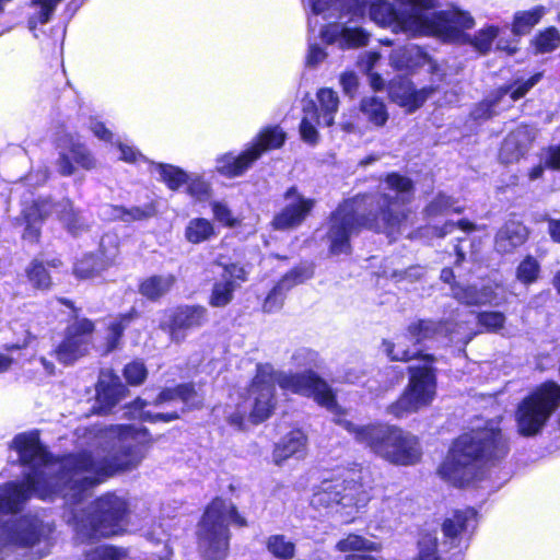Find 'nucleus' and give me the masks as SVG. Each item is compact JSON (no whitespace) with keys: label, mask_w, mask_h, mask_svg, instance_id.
Returning a JSON list of instances; mask_svg holds the SVG:
<instances>
[{"label":"nucleus","mask_w":560,"mask_h":560,"mask_svg":"<svg viewBox=\"0 0 560 560\" xmlns=\"http://www.w3.org/2000/svg\"><path fill=\"white\" fill-rule=\"evenodd\" d=\"M188 192L197 200H203L209 195V185L199 177L188 176Z\"/></svg>","instance_id":"55"},{"label":"nucleus","mask_w":560,"mask_h":560,"mask_svg":"<svg viewBox=\"0 0 560 560\" xmlns=\"http://www.w3.org/2000/svg\"><path fill=\"white\" fill-rule=\"evenodd\" d=\"M546 13L547 9L544 5H537L527 11L516 12L512 24V33L515 36L528 34Z\"/></svg>","instance_id":"35"},{"label":"nucleus","mask_w":560,"mask_h":560,"mask_svg":"<svg viewBox=\"0 0 560 560\" xmlns=\"http://www.w3.org/2000/svg\"><path fill=\"white\" fill-rule=\"evenodd\" d=\"M390 63L398 70H411L428 63L432 71H435V65L428 54L413 44L395 49L390 55Z\"/></svg>","instance_id":"30"},{"label":"nucleus","mask_w":560,"mask_h":560,"mask_svg":"<svg viewBox=\"0 0 560 560\" xmlns=\"http://www.w3.org/2000/svg\"><path fill=\"white\" fill-rule=\"evenodd\" d=\"M284 205L273 217L275 230H291L300 226L312 212L315 200L300 194L296 187H290L283 195Z\"/></svg>","instance_id":"17"},{"label":"nucleus","mask_w":560,"mask_h":560,"mask_svg":"<svg viewBox=\"0 0 560 560\" xmlns=\"http://www.w3.org/2000/svg\"><path fill=\"white\" fill-rule=\"evenodd\" d=\"M132 318H133L132 314H126V315H121L117 318H114L108 324L105 352H110L118 347L120 338H121L126 327L132 320Z\"/></svg>","instance_id":"45"},{"label":"nucleus","mask_w":560,"mask_h":560,"mask_svg":"<svg viewBox=\"0 0 560 560\" xmlns=\"http://www.w3.org/2000/svg\"><path fill=\"white\" fill-rule=\"evenodd\" d=\"M371 500L363 482L362 469H348L324 478L314 487L311 505L320 512L338 515L350 523Z\"/></svg>","instance_id":"6"},{"label":"nucleus","mask_w":560,"mask_h":560,"mask_svg":"<svg viewBox=\"0 0 560 560\" xmlns=\"http://www.w3.org/2000/svg\"><path fill=\"white\" fill-rule=\"evenodd\" d=\"M85 450L60 462L50 460L36 431L18 434L11 447L20 464L28 469L21 482L0 486V514H15L32 497L43 500L60 494L65 500L63 517L82 541L118 535L126 526L127 501L114 493L96 500L86 513L80 508L93 488L117 471L136 469L147 457L153 439L139 425H94L80 436ZM52 532L38 515L2 520L0 515V549L12 544L31 547Z\"/></svg>","instance_id":"1"},{"label":"nucleus","mask_w":560,"mask_h":560,"mask_svg":"<svg viewBox=\"0 0 560 560\" xmlns=\"http://www.w3.org/2000/svg\"><path fill=\"white\" fill-rule=\"evenodd\" d=\"M419 363L409 368V385L399 399L388 407V412L397 418L429 406L436 394V377L432 370L433 358L424 355Z\"/></svg>","instance_id":"12"},{"label":"nucleus","mask_w":560,"mask_h":560,"mask_svg":"<svg viewBox=\"0 0 560 560\" xmlns=\"http://www.w3.org/2000/svg\"><path fill=\"white\" fill-rule=\"evenodd\" d=\"M115 255H106L103 250L97 254H86L74 265V275L80 279H93L101 276L114 264Z\"/></svg>","instance_id":"31"},{"label":"nucleus","mask_w":560,"mask_h":560,"mask_svg":"<svg viewBox=\"0 0 560 560\" xmlns=\"http://www.w3.org/2000/svg\"><path fill=\"white\" fill-rule=\"evenodd\" d=\"M51 212H55L67 230L72 234H78L85 228V221L82 215L74 211L72 202L63 199L58 203H52L48 199L34 202L31 207L25 208L22 212L23 220L26 224L23 237L31 242L37 241L39 236V228L37 222Z\"/></svg>","instance_id":"13"},{"label":"nucleus","mask_w":560,"mask_h":560,"mask_svg":"<svg viewBox=\"0 0 560 560\" xmlns=\"http://www.w3.org/2000/svg\"><path fill=\"white\" fill-rule=\"evenodd\" d=\"M536 52L546 54L557 49L560 45V33L555 27L540 32L533 40Z\"/></svg>","instance_id":"48"},{"label":"nucleus","mask_w":560,"mask_h":560,"mask_svg":"<svg viewBox=\"0 0 560 560\" xmlns=\"http://www.w3.org/2000/svg\"><path fill=\"white\" fill-rule=\"evenodd\" d=\"M292 362L296 368L306 369L302 373L276 372L270 364H259L250 388L248 398L237 410L228 417V421L241 429L247 413L252 408L249 417L254 423H259L271 415L275 400V385L293 394L313 397L314 400L332 412L336 418L340 417L339 407L330 386L322 380L313 368L319 365V355L308 348H300L292 354Z\"/></svg>","instance_id":"3"},{"label":"nucleus","mask_w":560,"mask_h":560,"mask_svg":"<svg viewBox=\"0 0 560 560\" xmlns=\"http://www.w3.org/2000/svg\"><path fill=\"white\" fill-rule=\"evenodd\" d=\"M207 322V310L200 305H183L172 310L168 319L161 324L167 329L171 339L180 342L186 337V331L198 328Z\"/></svg>","instance_id":"19"},{"label":"nucleus","mask_w":560,"mask_h":560,"mask_svg":"<svg viewBox=\"0 0 560 560\" xmlns=\"http://www.w3.org/2000/svg\"><path fill=\"white\" fill-rule=\"evenodd\" d=\"M455 326L451 328L448 323L418 320L409 325L406 334L397 336L395 342L384 341V351L393 361H410L422 353L419 345L433 337H450L451 341L468 343L475 334L465 332L462 324Z\"/></svg>","instance_id":"8"},{"label":"nucleus","mask_w":560,"mask_h":560,"mask_svg":"<svg viewBox=\"0 0 560 560\" xmlns=\"http://www.w3.org/2000/svg\"><path fill=\"white\" fill-rule=\"evenodd\" d=\"M384 189L388 192L346 200L331 213L327 232L331 254H348L350 237L361 228L385 233L389 237L400 233L406 219L402 206L411 198L412 182L392 173L385 179Z\"/></svg>","instance_id":"2"},{"label":"nucleus","mask_w":560,"mask_h":560,"mask_svg":"<svg viewBox=\"0 0 560 560\" xmlns=\"http://www.w3.org/2000/svg\"><path fill=\"white\" fill-rule=\"evenodd\" d=\"M222 272L214 281L209 298V304L213 307H224L231 303L236 289L246 282L249 269L246 265L238 262L220 264Z\"/></svg>","instance_id":"18"},{"label":"nucleus","mask_w":560,"mask_h":560,"mask_svg":"<svg viewBox=\"0 0 560 560\" xmlns=\"http://www.w3.org/2000/svg\"><path fill=\"white\" fill-rule=\"evenodd\" d=\"M26 277L31 284L40 290H46L51 284L50 276L42 261L34 259L25 269Z\"/></svg>","instance_id":"47"},{"label":"nucleus","mask_w":560,"mask_h":560,"mask_svg":"<svg viewBox=\"0 0 560 560\" xmlns=\"http://www.w3.org/2000/svg\"><path fill=\"white\" fill-rule=\"evenodd\" d=\"M537 130L530 126L521 125L511 131L504 139L499 158L504 164L520 161L536 139Z\"/></svg>","instance_id":"24"},{"label":"nucleus","mask_w":560,"mask_h":560,"mask_svg":"<svg viewBox=\"0 0 560 560\" xmlns=\"http://www.w3.org/2000/svg\"><path fill=\"white\" fill-rule=\"evenodd\" d=\"M378 59H380V54H377V52H365L361 57V59L359 61V65H360L361 69H363L366 73L372 75L371 71L373 70V68L376 65V62L378 61Z\"/></svg>","instance_id":"62"},{"label":"nucleus","mask_w":560,"mask_h":560,"mask_svg":"<svg viewBox=\"0 0 560 560\" xmlns=\"http://www.w3.org/2000/svg\"><path fill=\"white\" fill-rule=\"evenodd\" d=\"M176 283L172 273L152 275L144 278L139 284V293L150 301H158L166 295Z\"/></svg>","instance_id":"32"},{"label":"nucleus","mask_w":560,"mask_h":560,"mask_svg":"<svg viewBox=\"0 0 560 560\" xmlns=\"http://www.w3.org/2000/svg\"><path fill=\"white\" fill-rule=\"evenodd\" d=\"M540 275L539 261L528 255L526 256L516 268V279L524 285H529L536 282Z\"/></svg>","instance_id":"46"},{"label":"nucleus","mask_w":560,"mask_h":560,"mask_svg":"<svg viewBox=\"0 0 560 560\" xmlns=\"http://www.w3.org/2000/svg\"><path fill=\"white\" fill-rule=\"evenodd\" d=\"M307 439L300 430L288 433L276 444L272 458L276 465H282L289 458L301 459L306 455Z\"/></svg>","instance_id":"26"},{"label":"nucleus","mask_w":560,"mask_h":560,"mask_svg":"<svg viewBox=\"0 0 560 560\" xmlns=\"http://www.w3.org/2000/svg\"><path fill=\"white\" fill-rule=\"evenodd\" d=\"M152 172L159 174L160 179L164 182L172 190L178 189L188 182V175L180 168L162 163H151Z\"/></svg>","instance_id":"37"},{"label":"nucleus","mask_w":560,"mask_h":560,"mask_svg":"<svg viewBox=\"0 0 560 560\" xmlns=\"http://www.w3.org/2000/svg\"><path fill=\"white\" fill-rule=\"evenodd\" d=\"M336 549L340 552L348 551H377L380 544L365 539L355 534H349L336 544Z\"/></svg>","instance_id":"44"},{"label":"nucleus","mask_w":560,"mask_h":560,"mask_svg":"<svg viewBox=\"0 0 560 560\" xmlns=\"http://www.w3.org/2000/svg\"><path fill=\"white\" fill-rule=\"evenodd\" d=\"M320 37L326 44H336L342 49L366 46L370 34L358 26L331 23L320 30Z\"/></svg>","instance_id":"23"},{"label":"nucleus","mask_w":560,"mask_h":560,"mask_svg":"<svg viewBox=\"0 0 560 560\" xmlns=\"http://www.w3.org/2000/svg\"><path fill=\"white\" fill-rule=\"evenodd\" d=\"M527 238L526 228L517 221H508L495 234L494 247L498 253L511 254Z\"/></svg>","instance_id":"29"},{"label":"nucleus","mask_w":560,"mask_h":560,"mask_svg":"<svg viewBox=\"0 0 560 560\" xmlns=\"http://www.w3.org/2000/svg\"><path fill=\"white\" fill-rule=\"evenodd\" d=\"M266 549L279 560H291L295 556V544L284 535L276 534L266 539Z\"/></svg>","instance_id":"40"},{"label":"nucleus","mask_w":560,"mask_h":560,"mask_svg":"<svg viewBox=\"0 0 560 560\" xmlns=\"http://www.w3.org/2000/svg\"><path fill=\"white\" fill-rule=\"evenodd\" d=\"M285 141L284 131L278 127H267L262 129L256 138L255 143L235 156L231 153L217 160V170L220 174L228 177L242 175L265 151L280 148Z\"/></svg>","instance_id":"14"},{"label":"nucleus","mask_w":560,"mask_h":560,"mask_svg":"<svg viewBox=\"0 0 560 560\" xmlns=\"http://www.w3.org/2000/svg\"><path fill=\"white\" fill-rule=\"evenodd\" d=\"M477 319L488 331H494L503 326L505 317L500 312H483L477 315Z\"/></svg>","instance_id":"52"},{"label":"nucleus","mask_w":560,"mask_h":560,"mask_svg":"<svg viewBox=\"0 0 560 560\" xmlns=\"http://www.w3.org/2000/svg\"><path fill=\"white\" fill-rule=\"evenodd\" d=\"M360 109L366 119L376 127H383L388 119L386 106L377 97H364L361 101Z\"/></svg>","instance_id":"41"},{"label":"nucleus","mask_w":560,"mask_h":560,"mask_svg":"<svg viewBox=\"0 0 560 560\" xmlns=\"http://www.w3.org/2000/svg\"><path fill=\"white\" fill-rule=\"evenodd\" d=\"M148 374L144 363L133 361L125 366L124 375L130 385H140L143 383Z\"/></svg>","instance_id":"51"},{"label":"nucleus","mask_w":560,"mask_h":560,"mask_svg":"<svg viewBox=\"0 0 560 560\" xmlns=\"http://www.w3.org/2000/svg\"><path fill=\"white\" fill-rule=\"evenodd\" d=\"M476 525L477 512L471 508H467L455 511L451 517L446 518L442 525V530L444 536L451 539V545L453 546L456 539L470 533L475 529Z\"/></svg>","instance_id":"27"},{"label":"nucleus","mask_w":560,"mask_h":560,"mask_svg":"<svg viewBox=\"0 0 560 560\" xmlns=\"http://www.w3.org/2000/svg\"><path fill=\"white\" fill-rule=\"evenodd\" d=\"M93 331V322L75 316L67 327L62 341L54 351L58 362L70 365L84 357L89 351Z\"/></svg>","instance_id":"16"},{"label":"nucleus","mask_w":560,"mask_h":560,"mask_svg":"<svg viewBox=\"0 0 560 560\" xmlns=\"http://www.w3.org/2000/svg\"><path fill=\"white\" fill-rule=\"evenodd\" d=\"M548 233L553 242L560 243V219L548 221Z\"/></svg>","instance_id":"64"},{"label":"nucleus","mask_w":560,"mask_h":560,"mask_svg":"<svg viewBox=\"0 0 560 560\" xmlns=\"http://www.w3.org/2000/svg\"><path fill=\"white\" fill-rule=\"evenodd\" d=\"M541 79V73H536L528 80L518 83L515 88L499 89L493 95L481 102L472 112L475 119H487L498 113L497 107L504 102L502 109L523 97Z\"/></svg>","instance_id":"20"},{"label":"nucleus","mask_w":560,"mask_h":560,"mask_svg":"<svg viewBox=\"0 0 560 560\" xmlns=\"http://www.w3.org/2000/svg\"><path fill=\"white\" fill-rule=\"evenodd\" d=\"M56 150L55 165L61 176H71L78 168L90 171L96 166L93 153L77 135H61L57 139Z\"/></svg>","instance_id":"15"},{"label":"nucleus","mask_w":560,"mask_h":560,"mask_svg":"<svg viewBox=\"0 0 560 560\" xmlns=\"http://www.w3.org/2000/svg\"><path fill=\"white\" fill-rule=\"evenodd\" d=\"M462 211L463 207L444 194H439L425 208V214L429 219L448 215L450 213H460Z\"/></svg>","instance_id":"42"},{"label":"nucleus","mask_w":560,"mask_h":560,"mask_svg":"<svg viewBox=\"0 0 560 560\" xmlns=\"http://www.w3.org/2000/svg\"><path fill=\"white\" fill-rule=\"evenodd\" d=\"M540 160L544 162L545 166L553 170H560V144L550 145L542 150Z\"/></svg>","instance_id":"56"},{"label":"nucleus","mask_w":560,"mask_h":560,"mask_svg":"<svg viewBox=\"0 0 560 560\" xmlns=\"http://www.w3.org/2000/svg\"><path fill=\"white\" fill-rule=\"evenodd\" d=\"M304 115L300 124V133L303 141L316 144L319 138L316 127L320 125L318 109L310 102L303 109Z\"/></svg>","instance_id":"36"},{"label":"nucleus","mask_w":560,"mask_h":560,"mask_svg":"<svg viewBox=\"0 0 560 560\" xmlns=\"http://www.w3.org/2000/svg\"><path fill=\"white\" fill-rule=\"evenodd\" d=\"M200 404L197 392L191 384H182L161 392L153 402L138 398L129 406V416L148 422H171L182 412Z\"/></svg>","instance_id":"10"},{"label":"nucleus","mask_w":560,"mask_h":560,"mask_svg":"<svg viewBox=\"0 0 560 560\" xmlns=\"http://www.w3.org/2000/svg\"><path fill=\"white\" fill-rule=\"evenodd\" d=\"M351 0H310V5L314 18L308 19V27L312 32L318 25L317 15L323 14L325 19L334 16H342L349 12Z\"/></svg>","instance_id":"33"},{"label":"nucleus","mask_w":560,"mask_h":560,"mask_svg":"<svg viewBox=\"0 0 560 560\" xmlns=\"http://www.w3.org/2000/svg\"><path fill=\"white\" fill-rule=\"evenodd\" d=\"M509 452L506 440L493 427L460 435L439 468L441 477L457 487L482 480L485 464L503 458Z\"/></svg>","instance_id":"5"},{"label":"nucleus","mask_w":560,"mask_h":560,"mask_svg":"<svg viewBox=\"0 0 560 560\" xmlns=\"http://www.w3.org/2000/svg\"><path fill=\"white\" fill-rule=\"evenodd\" d=\"M118 147L121 152L120 159L126 162H137L138 160L143 159L142 154L132 147L122 143H119Z\"/></svg>","instance_id":"63"},{"label":"nucleus","mask_w":560,"mask_h":560,"mask_svg":"<svg viewBox=\"0 0 560 560\" xmlns=\"http://www.w3.org/2000/svg\"><path fill=\"white\" fill-rule=\"evenodd\" d=\"M340 84L342 86L343 92L352 96L355 93L359 85L357 74L352 71L342 73L340 75Z\"/></svg>","instance_id":"59"},{"label":"nucleus","mask_w":560,"mask_h":560,"mask_svg":"<svg viewBox=\"0 0 560 560\" xmlns=\"http://www.w3.org/2000/svg\"><path fill=\"white\" fill-rule=\"evenodd\" d=\"M126 387L120 378L109 371H103L96 386L97 412H108L125 395Z\"/></svg>","instance_id":"25"},{"label":"nucleus","mask_w":560,"mask_h":560,"mask_svg":"<svg viewBox=\"0 0 560 560\" xmlns=\"http://www.w3.org/2000/svg\"><path fill=\"white\" fill-rule=\"evenodd\" d=\"M124 557L122 549L101 545L88 551L83 560H121Z\"/></svg>","instance_id":"49"},{"label":"nucleus","mask_w":560,"mask_h":560,"mask_svg":"<svg viewBox=\"0 0 560 560\" xmlns=\"http://www.w3.org/2000/svg\"><path fill=\"white\" fill-rule=\"evenodd\" d=\"M212 206V211H213V215H214V219L222 223L223 225H226V226H233L235 225L236 223V220L235 218L233 217L231 210L229 209V207L223 203V202H219V201H214L211 203Z\"/></svg>","instance_id":"54"},{"label":"nucleus","mask_w":560,"mask_h":560,"mask_svg":"<svg viewBox=\"0 0 560 560\" xmlns=\"http://www.w3.org/2000/svg\"><path fill=\"white\" fill-rule=\"evenodd\" d=\"M156 214V207L154 202H147L143 206H112L110 217L114 220H119L125 223H131L136 221H145L153 218Z\"/></svg>","instance_id":"34"},{"label":"nucleus","mask_w":560,"mask_h":560,"mask_svg":"<svg viewBox=\"0 0 560 560\" xmlns=\"http://www.w3.org/2000/svg\"><path fill=\"white\" fill-rule=\"evenodd\" d=\"M229 522L238 526L246 525V521L231 502L221 499L213 500L206 510L199 526L200 545L210 560H221L228 553Z\"/></svg>","instance_id":"11"},{"label":"nucleus","mask_w":560,"mask_h":560,"mask_svg":"<svg viewBox=\"0 0 560 560\" xmlns=\"http://www.w3.org/2000/svg\"><path fill=\"white\" fill-rule=\"evenodd\" d=\"M455 228H459L460 230L467 232L475 230V224L470 223L467 220H459L458 222L447 221L443 226L441 228H434L435 234L438 237H444L445 235L452 233Z\"/></svg>","instance_id":"58"},{"label":"nucleus","mask_w":560,"mask_h":560,"mask_svg":"<svg viewBox=\"0 0 560 560\" xmlns=\"http://www.w3.org/2000/svg\"><path fill=\"white\" fill-rule=\"evenodd\" d=\"M424 273V270L420 266L410 267L406 270H395L389 276L392 279H394L396 282H401L404 280H409L410 282H413L416 280H419Z\"/></svg>","instance_id":"57"},{"label":"nucleus","mask_w":560,"mask_h":560,"mask_svg":"<svg viewBox=\"0 0 560 560\" xmlns=\"http://www.w3.org/2000/svg\"><path fill=\"white\" fill-rule=\"evenodd\" d=\"M560 408V385L545 382L532 390L517 405L515 423L517 433L524 438L540 434Z\"/></svg>","instance_id":"9"},{"label":"nucleus","mask_w":560,"mask_h":560,"mask_svg":"<svg viewBox=\"0 0 560 560\" xmlns=\"http://www.w3.org/2000/svg\"><path fill=\"white\" fill-rule=\"evenodd\" d=\"M326 57L327 54L322 47H319L317 44H310L306 57L307 66L316 67L323 62Z\"/></svg>","instance_id":"60"},{"label":"nucleus","mask_w":560,"mask_h":560,"mask_svg":"<svg viewBox=\"0 0 560 560\" xmlns=\"http://www.w3.org/2000/svg\"><path fill=\"white\" fill-rule=\"evenodd\" d=\"M213 234L214 228L212 223L203 218L190 220L185 230L187 241L192 244L208 241Z\"/></svg>","instance_id":"43"},{"label":"nucleus","mask_w":560,"mask_h":560,"mask_svg":"<svg viewBox=\"0 0 560 560\" xmlns=\"http://www.w3.org/2000/svg\"><path fill=\"white\" fill-rule=\"evenodd\" d=\"M61 0H32L28 26L35 30L37 25L46 24Z\"/></svg>","instance_id":"38"},{"label":"nucleus","mask_w":560,"mask_h":560,"mask_svg":"<svg viewBox=\"0 0 560 560\" xmlns=\"http://www.w3.org/2000/svg\"><path fill=\"white\" fill-rule=\"evenodd\" d=\"M419 560H440L436 556V537L424 535L419 540Z\"/></svg>","instance_id":"53"},{"label":"nucleus","mask_w":560,"mask_h":560,"mask_svg":"<svg viewBox=\"0 0 560 560\" xmlns=\"http://www.w3.org/2000/svg\"><path fill=\"white\" fill-rule=\"evenodd\" d=\"M90 129L101 140L112 141L113 139V133L101 121L91 120Z\"/></svg>","instance_id":"61"},{"label":"nucleus","mask_w":560,"mask_h":560,"mask_svg":"<svg viewBox=\"0 0 560 560\" xmlns=\"http://www.w3.org/2000/svg\"><path fill=\"white\" fill-rule=\"evenodd\" d=\"M470 14L469 12H467ZM472 20V24L469 27H463L460 34L457 38H445L443 36H438L444 42H454V43H469L478 52L486 55L491 50L493 40L499 36L500 28L494 25H488L475 33L474 36L465 34V31L470 30L475 25V20L471 15H469Z\"/></svg>","instance_id":"28"},{"label":"nucleus","mask_w":560,"mask_h":560,"mask_svg":"<svg viewBox=\"0 0 560 560\" xmlns=\"http://www.w3.org/2000/svg\"><path fill=\"white\" fill-rule=\"evenodd\" d=\"M404 9L396 10L388 1L378 0L370 8L371 19L382 26L400 30L410 35L457 38L463 27L472 24L467 11L450 8L431 11L435 0H396Z\"/></svg>","instance_id":"4"},{"label":"nucleus","mask_w":560,"mask_h":560,"mask_svg":"<svg viewBox=\"0 0 560 560\" xmlns=\"http://www.w3.org/2000/svg\"><path fill=\"white\" fill-rule=\"evenodd\" d=\"M314 270L311 265H301L285 273L266 296L262 304L264 312L272 313L280 310L283 305L287 292L293 287L311 279Z\"/></svg>","instance_id":"22"},{"label":"nucleus","mask_w":560,"mask_h":560,"mask_svg":"<svg viewBox=\"0 0 560 560\" xmlns=\"http://www.w3.org/2000/svg\"><path fill=\"white\" fill-rule=\"evenodd\" d=\"M453 296L463 304L471 306L500 305L504 301L503 289L495 282H488L481 288L476 285L454 284L451 287Z\"/></svg>","instance_id":"21"},{"label":"nucleus","mask_w":560,"mask_h":560,"mask_svg":"<svg viewBox=\"0 0 560 560\" xmlns=\"http://www.w3.org/2000/svg\"><path fill=\"white\" fill-rule=\"evenodd\" d=\"M335 422L352 434L358 443L364 444L390 463L412 465L421 456L418 439L398 428L382 424L357 425L341 416L335 418Z\"/></svg>","instance_id":"7"},{"label":"nucleus","mask_w":560,"mask_h":560,"mask_svg":"<svg viewBox=\"0 0 560 560\" xmlns=\"http://www.w3.org/2000/svg\"><path fill=\"white\" fill-rule=\"evenodd\" d=\"M433 91L434 90L432 88L415 90L413 88L408 86L406 90L404 105L408 106L410 109H417L428 100Z\"/></svg>","instance_id":"50"},{"label":"nucleus","mask_w":560,"mask_h":560,"mask_svg":"<svg viewBox=\"0 0 560 560\" xmlns=\"http://www.w3.org/2000/svg\"><path fill=\"white\" fill-rule=\"evenodd\" d=\"M317 100L320 106L323 124L329 127L334 124L335 115L338 112V94L331 89L324 88L317 92Z\"/></svg>","instance_id":"39"}]
</instances>
